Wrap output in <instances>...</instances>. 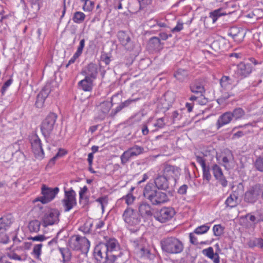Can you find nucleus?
Returning a JSON list of instances; mask_svg holds the SVG:
<instances>
[{"mask_svg":"<svg viewBox=\"0 0 263 263\" xmlns=\"http://www.w3.org/2000/svg\"><path fill=\"white\" fill-rule=\"evenodd\" d=\"M123 254L118 240L111 238L99 243L93 251L98 263H115L117 257H121Z\"/></svg>","mask_w":263,"mask_h":263,"instance_id":"obj_1","label":"nucleus"},{"mask_svg":"<svg viewBox=\"0 0 263 263\" xmlns=\"http://www.w3.org/2000/svg\"><path fill=\"white\" fill-rule=\"evenodd\" d=\"M143 196L152 205H159L168 200L166 193L155 189L153 183L148 182L144 188Z\"/></svg>","mask_w":263,"mask_h":263,"instance_id":"obj_2","label":"nucleus"},{"mask_svg":"<svg viewBox=\"0 0 263 263\" xmlns=\"http://www.w3.org/2000/svg\"><path fill=\"white\" fill-rule=\"evenodd\" d=\"M162 251L169 254H178L183 252L184 247L183 243L174 236L164 237L160 241Z\"/></svg>","mask_w":263,"mask_h":263,"instance_id":"obj_3","label":"nucleus"},{"mask_svg":"<svg viewBox=\"0 0 263 263\" xmlns=\"http://www.w3.org/2000/svg\"><path fill=\"white\" fill-rule=\"evenodd\" d=\"M70 249L73 251H81L82 253H87L90 248V241L85 237L79 235L71 236L68 241Z\"/></svg>","mask_w":263,"mask_h":263,"instance_id":"obj_4","label":"nucleus"},{"mask_svg":"<svg viewBox=\"0 0 263 263\" xmlns=\"http://www.w3.org/2000/svg\"><path fill=\"white\" fill-rule=\"evenodd\" d=\"M57 115L50 112L43 120L41 124V130L44 138L47 140L52 132L57 119Z\"/></svg>","mask_w":263,"mask_h":263,"instance_id":"obj_5","label":"nucleus"},{"mask_svg":"<svg viewBox=\"0 0 263 263\" xmlns=\"http://www.w3.org/2000/svg\"><path fill=\"white\" fill-rule=\"evenodd\" d=\"M263 184L261 183H256L250 187L245 192L244 195L245 202L254 204L261 197L262 188Z\"/></svg>","mask_w":263,"mask_h":263,"instance_id":"obj_6","label":"nucleus"},{"mask_svg":"<svg viewBox=\"0 0 263 263\" xmlns=\"http://www.w3.org/2000/svg\"><path fill=\"white\" fill-rule=\"evenodd\" d=\"M175 214L176 212L173 208L164 206L155 212L154 217L157 221L161 223H165L171 220Z\"/></svg>","mask_w":263,"mask_h":263,"instance_id":"obj_7","label":"nucleus"},{"mask_svg":"<svg viewBox=\"0 0 263 263\" xmlns=\"http://www.w3.org/2000/svg\"><path fill=\"white\" fill-rule=\"evenodd\" d=\"M122 218L124 222L129 226L140 224L141 218L138 212L132 208L128 207L124 211Z\"/></svg>","mask_w":263,"mask_h":263,"instance_id":"obj_8","label":"nucleus"},{"mask_svg":"<svg viewBox=\"0 0 263 263\" xmlns=\"http://www.w3.org/2000/svg\"><path fill=\"white\" fill-rule=\"evenodd\" d=\"M76 195L72 187L68 191L64 190V197L62 200V203L65 212L69 211L77 205Z\"/></svg>","mask_w":263,"mask_h":263,"instance_id":"obj_9","label":"nucleus"},{"mask_svg":"<svg viewBox=\"0 0 263 263\" xmlns=\"http://www.w3.org/2000/svg\"><path fill=\"white\" fill-rule=\"evenodd\" d=\"M59 192V189L55 187L53 189L48 187L43 184L42 186V196L35 200V201H40L43 204L47 203L52 201Z\"/></svg>","mask_w":263,"mask_h":263,"instance_id":"obj_10","label":"nucleus"},{"mask_svg":"<svg viewBox=\"0 0 263 263\" xmlns=\"http://www.w3.org/2000/svg\"><path fill=\"white\" fill-rule=\"evenodd\" d=\"M31 148L36 159L42 160L44 158V152L41 140L37 135H33L31 140Z\"/></svg>","mask_w":263,"mask_h":263,"instance_id":"obj_11","label":"nucleus"},{"mask_svg":"<svg viewBox=\"0 0 263 263\" xmlns=\"http://www.w3.org/2000/svg\"><path fill=\"white\" fill-rule=\"evenodd\" d=\"M60 214L58 210L51 209L44 215L42 218L43 226L46 228L48 226L57 223L59 221Z\"/></svg>","mask_w":263,"mask_h":263,"instance_id":"obj_12","label":"nucleus"},{"mask_svg":"<svg viewBox=\"0 0 263 263\" xmlns=\"http://www.w3.org/2000/svg\"><path fill=\"white\" fill-rule=\"evenodd\" d=\"M180 171L181 169L178 166L164 164L160 172L169 180L171 178H173L176 182L180 175Z\"/></svg>","mask_w":263,"mask_h":263,"instance_id":"obj_13","label":"nucleus"},{"mask_svg":"<svg viewBox=\"0 0 263 263\" xmlns=\"http://www.w3.org/2000/svg\"><path fill=\"white\" fill-rule=\"evenodd\" d=\"M12 223L11 219L7 217L0 218V242L7 243L9 238L6 233L7 230L10 228Z\"/></svg>","mask_w":263,"mask_h":263,"instance_id":"obj_14","label":"nucleus"},{"mask_svg":"<svg viewBox=\"0 0 263 263\" xmlns=\"http://www.w3.org/2000/svg\"><path fill=\"white\" fill-rule=\"evenodd\" d=\"M154 183L155 189L166 191L170 189L169 180L160 172L156 175L154 178Z\"/></svg>","mask_w":263,"mask_h":263,"instance_id":"obj_15","label":"nucleus"},{"mask_svg":"<svg viewBox=\"0 0 263 263\" xmlns=\"http://www.w3.org/2000/svg\"><path fill=\"white\" fill-rule=\"evenodd\" d=\"M138 214L141 218H148L154 216L155 212L151 204L145 201H142L138 204Z\"/></svg>","mask_w":263,"mask_h":263,"instance_id":"obj_16","label":"nucleus"},{"mask_svg":"<svg viewBox=\"0 0 263 263\" xmlns=\"http://www.w3.org/2000/svg\"><path fill=\"white\" fill-rule=\"evenodd\" d=\"M122 92L121 91L114 95L111 98V102L104 101L100 105V110L101 114L100 116L101 119H104L105 117L108 114L111 107L115 103L113 102V100L116 98H118L119 95H121Z\"/></svg>","mask_w":263,"mask_h":263,"instance_id":"obj_17","label":"nucleus"},{"mask_svg":"<svg viewBox=\"0 0 263 263\" xmlns=\"http://www.w3.org/2000/svg\"><path fill=\"white\" fill-rule=\"evenodd\" d=\"M204 85L205 81L203 79H196L190 84V90L193 93L199 94L200 96H203L205 91Z\"/></svg>","mask_w":263,"mask_h":263,"instance_id":"obj_18","label":"nucleus"},{"mask_svg":"<svg viewBox=\"0 0 263 263\" xmlns=\"http://www.w3.org/2000/svg\"><path fill=\"white\" fill-rule=\"evenodd\" d=\"M98 73V66L93 63L88 64L82 71L83 75L93 80L96 79Z\"/></svg>","mask_w":263,"mask_h":263,"instance_id":"obj_19","label":"nucleus"},{"mask_svg":"<svg viewBox=\"0 0 263 263\" xmlns=\"http://www.w3.org/2000/svg\"><path fill=\"white\" fill-rule=\"evenodd\" d=\"M252 69L251 64L241 62L237 65L236 74L241 78H246L251 73Z\"/></svg>","mask_w":263,"mask_h":263,"instance_id":"obj_20","label":"nucleus"},{"mask_svg":"<svg viewBox=\"0 0 263 263\" xmlns=\"http://www.w3.org/2000/svg\"><path fill=\"white\" fill-rule=\"evenodd\" d=\"M215 246L217 247L215 253L214 252L213 248L211 247L203 249L202 253L204 255L213 260V263H219L220 257L218 253L220 251V249L218 244H216Z\"/></svg>","mask_w":263,"mask_h":263,"instance_id":"obj_21","label":"nucleus"},{"mask_svg":"<svg viewBox=\"0 0 263 263\" xmlns=\"http://www.w3.org/2000/svg\"><path fill=\"white\" fill-rule=\"evenodd\" d=\"M140 99L139 98H129L127 100L121 103L117 107L111 110L110 116L114 117L118 113L120 112L123 108L128 107L133 103L138 101Z\"/></svg>","mask_w":263,"mask_h":263,"instance_id":"obj_22","label":"nucleus"},{"mask_svg":"<svg viewBox=\"0 0 263 263\" xmlns=\"http://www.w3.org/2000/svg\"><path fill=\"white\" fill-rule=\"evenodd\" d=\"M117 37L121 43L125 48L129 49L132 47V43L129 34L124 31H119L117 34Z\"/></svg>","mask_w":263,"mask_h":263,"instance_id":"obj_23","label":"nucleus"},{"mask_svg":"<svg viewBox=\"0 0 263 263\" xmlns=\"http://www.w3.org/2000/svg\"><path fill=\"white\" fill-rule=\"evenodd\" d=\"M238 203V193L236 192L231 193L224 202L226 206L230 209L235 208Z\"/></svg>","mask_w":263,"mask_h":263,"instance_id":"obj_24","label":"nucleus"},{"mask_svg":"<svg viewBox=\"0 0 263 263\" xmlns=\"http://www.w3.org/2000/svg\"><path fill=\"white\" fill-rule=\"evenodd\" d=\"M189 71L186 69L179 68L174 73V77L180 82H183L188 79Z\"/></svg>","mask_w":263,"mask_h":263,"instance_id":"obj_25","label":"nucleus"},{"mask_svg":"<svg viewBox=\"0 0 263 263\" xmlns=\"http://www.w3.org/2000/svg\"><path fill=\"white\" fill-rule=\"evenodd\" d=\"M232 119L231 112H226L221 115L217 121L216 125L217 128H219L222 126L229 123Z\"/></svg>","mask_w":263,"mask_h":263,"instance_id":"obj_26","label":"nucleus"},{"mask_svg":"<svg viewBox=\"0 0 263 263\" xmlns=\"http://www.w3.org/2000/svg\"><path fill=\"white\" fill-rule=\"evenodd\" d=\"M93 80L85 77V78L80 81L78 85L79 87L85 91H90L92 89V84Z\"/></svg>","mask_w":263,"mask_h":263,"instance_id":"obj_27","label":"nucleus"},{"mask_svg":"<svg viewBox=\"0 0 263 263\" xmlns=\"http://www.w3.org/2000/svg\"><path fill=\"white\" fill-rule=\"evenodd\" d=\"M226 14L227 12L225 10L220 8L210 12L209 17L212 18L213 23H215L219 17Z\"/></svg>","mask_w":263,"mask_h":263,"instance_id":"obj_28","label":"nucleus"},{"mask_svg":"<svg viewBox=\"0 0 263 263\" xmlns=\"http://www.w3.org/2000/svg\"><path fill=\"white\" fill-rule=\"evenodd\" d=\"M233 80L229 76H222L220 80L221 87L224 90L232 89V84Z\"/></svg>","mask_w":263,"mask_h":263,"instance_id":"obj_29","label":"nucleus"},{"mask_svg":"<svg viewBox=\"0 0 263 263\" xmlns=\"http://www.w3.org/2000/svg\"><path fill=\"white\" fill-rule=\"evenodd\" d=\"M148 45L152 50H157L162 48L160 39L159 37L153 36L149 39Z\"/></svg>","mask_w":263,"mask_h":263,"instance_id":"obj_30","label":"nucleus"},{"mask_svg":"<svg viewBox=\"0 0 263 263\" xmlns=\"http://www.w3.org/2000/svg\"><path fill=\"white\" fill-rule=\"evenodd\" d=\"M144 5L142 1L140 0H129L128 5L130 11L137 12L141 9L142 5Z\"/></svg>","mask_w":263,"mask_h":263,"instance_id":"obj_31","label":"nucleus"},{"mask_svg":"<svg viewBox=\"0 0 263 263\" xmlns=\"http://www.w3.org/2000/svg\"><path fill=\"white\" fill-rule=\"evenodd\" d=\"M130 241L135 248V252L144 247L145 243V239L143 237L132 239L130 240Z\"/></svg>","mask_w":263,"mask_h":263,"instance_id":"obj_32","label":"nucleus"},{"mask_svg":"<svg viewBox=\"0 0 263 263\" xmlns=\"http://www.w3.org/2000/svg\"><path fill=\"white\" fill-rule=\"evenodd\" d=\"M41 222L37 220H32L28 224V229L30 232L37 233L40 231Z\"/></svg>","mask_w":263,"mask_h":263,"instance_id":"obj_33","label":"nucleus"},{"mask_svg":"<svg viewBox=\"0 0 263 263\" xmlns=\"http://www.w3.org/2000/svg\"><path fill=\"white\" fill-rule=\"evenodd\" d=\"M93 222L91 220H87L83 226L80 227L79 230L84 234H89L91 232Z\"/></svg>","mask_w":263,"mask_h":263,"instance_id":"obj_34","label":"nucleus"},{"mask_svg":"<svg viewBox=\"0 0 263 263\" xmlns=\"http://www.w3.org/2000/svg\"><path fill=\"white\" fill-rule=\"evenodd\" d=\"M59 251L62 256L64 262L68 261L70 260L71 257V253L69 248H60Z\"/></svg>","mask_w":263,"mask_h":263,"instance_id":"obj_35","label":"nucleus"},{"mask_svg":"<svg viewBox=\"0 0 263 263\" xmlns=\"http://www.w3.org/2000/svg\"><path fill=\"white\" fill-rule=\"evenodd\" d=\"M86 17L85 14L81 11H76L73 13L72 21L77 24H81L84 22Z\"/></svg>","mask_w":263,"mask_h":263,"instance_id":"obj_36","label":"nucleus"},{"mask_svg":"<svg viewBox=\"0 0 263 263\" xmlns=\"http://www.w3.org/2000/svg\"><path fill=\"white\" fill-rule=\"evenodd\" d=\"M133 157H137L143 153L144 148L142 146L135 145L133 147L128 148Z\"/></svg>","mask_w":263,"mask_h":263,"instance_id":"obj_37","label":"nucleus"},{"mask_svg":"<svg viewBox=\"0 0 263 263\" xmlns=\"http://www.w3.org/2000/svg\"><path fill=\"white\" fill-rule=\"evenodd\" d=\"M132 158H133V157L127 149L126 151H124L120 156L121 164L123 165H125Z\"/></svg>","mask_w":263,"mask_h":263,"instance_id":"obj_38","label":"nucleus"},{"mask_svg":"<svg viewBox=\"0 0 263 263\" xmlns=\"http://www.w3.org/2000/svg\"><path fill=\"white\" fill-rule=\"evenodd\" d=\"M210 229L208 224H205L197 227L194 231V233L197 235H201L206 233Z\"/></svg>","mask_w":263,"mask_h":263,"instance_id":"obj_39","label":"nucleus"},{"mask_svg":"<svg viewBox=\"0 0 263 263\" xmlns=\"http://www.w3.org/2000/svg\"><path fill=\"white\" fill-rule=\"evenodd\" d=\"M254 166L257 171L263 173V156L257 158L254 162Z\"/></svg>","mask_w":263,"mask_h":263,"instance_id":"obj_40","label":"nucleus"},{"mask_svg":"<svg viewBox=\"0 0 263 263\" xmlns=\"http://www.w3.org/2000/svg\"><path fill=\"white\" fill-rule=\"evenodd\" d=\"M245 114V111L241 108H236L231 112L232 117L236 120L241 118Z\"/></svg>","mask_w":263,"mask_h":263,"instance_id":"obj_41","label":"nucleus"},{"mask_svg":"<svg viewBox=\"0 0 263 263\" xmlns=\"http://www.w3.org/2000/svg\"><path fill=\"white\" fill-rule=\"evenodd\" d=\"M212 170L216 179L220 178L223 175L221 168L216 164L212 165Z\"/></svg>","mask_w":263,"mask_h":263,"instance_id":"obj_42","label":"nucleus"},{"mask_svg":"<svg viewBox=\"0 0 263 263\" xmlns=\"http://www.w3.org/2000/svg\"><path fill=\"white\" fill-rule=\"evenodd\" d=\"M96 201L99 203L101 206L102 212L104 211L105 206L108 203V198L106 195L101 196L96 200Z\"/></svg>","mask_w":263,"mask_h":263,"instance_id":"obj_43","label":"nucleus"},{"mask_svg":"<svg viewBox=\"0 0 263 263\" xmlns=\"http://www.w3.org/2000/svg\"><path fill=\"white\" fill-rule=\"evenodd\" d=\"M224 228L221 224H216L213 227V231L215 236H220L223 234Z\"/></svg>","mask_w":263,"mask_h":263,"instance_id":"obj_44","label":"nucleus"},{"mask_svg":"<svg viewBox=\"0 0 263 263\" xmlns=\"http://www.w3.org/2000/svg\"><path fill=\"white\" fill-rule=\"evenodd\" d=\"M18 249H19L18 247H17L15 249H14L13 250L10 251L9 252H7L6 253L7 256L11 259H14V260H19V261L22 260V259L21 256L17 255L15 252V250H18Z\"/></svg>","mask_w":263,"mask_h":263,"instance_id":"obj_45","label":"nucleus"},{"mask_svg":"<svg viewBox=\"0 0 263 263\" xmlns=\"http://www.w3.org/2000/svg\"><path fill=\"white\" fill-rule=\"evenodd\" d=\"M50 85H46L37 95L46 99L50 93Z\"/></svg>","mask_w":263,"mask_h":263,"instance_id":"obj_46","label":"nucleus"},{"mask_svg":"<svg viewBox=\"0 0 263 263\" xmlns=\"http://www.w3.org/2000/svg\"><path fill=\"white\" fill-rule=\"evenodd\" d=\"M94 5L95 4L93 1L88 0L84 3L82 9L84 11L90 12L93 9Z\"/></svg>","mask_w":263,"mask_h":263,"instance_id":"obj_47","label":"nucleus"},{"mask_svg":"<svg viewBox=\"0 0 263 263\" xmlns=\"http://www.w3.org/2000/svg\"><path fill=\"white\" fill-rule=\"evenodd\" d=\"M43 245L42 243L35 245L33 249L32 254H33L36 258H39L41 255L42 248Z\"/></svg>","mask_w":263,"mask_h":263,"instance_id":"obj_48","label":"nucleus"},{"mask_svg":"<svg viewBox=\"0 0 263 263\" xmlns=\"http://www.w3.org/2000/svg\"><path fill=\"white\" fill-rule=\"evenodd\" d=\"M136 253L139 254L141 257H148L150 251L148 249L145 248V246L137 251Z\"/></svg>","mask_w":263,"mask_h":263,"instance_id":"obj_49","label":"nucleus"},{"mask_svg":"<svg viewBox=\"0 0 263 263\" xmlns=\"http://www.w3.org/2000/svg\"><path fill=\"white\" fill-rule=\"evenodd\" d=\"M202 169L203 172V179L209 182L212 177L210 172V167L206 166L205 167H202Z\"/></svg>","mask_w":263,"mask_h":263,"instance_id":"obj_50","label":"nucleus"},{"mask_svg":"<svg viewBox=\"0 0 263 263\" xmlns=\"http://www.w3.org/2000/svg\"><path fill=\"white\" fill-rule=\"evenodd\" d=\"M243 29L237 27H232L230 28L228 32V35L231 36L233 39L236 35L239 32H240V30H242Z\"/></svg>","mask_w":263,"mask_h":263,"instance_id":"obj_51","label":"nucleus"},{"mask_svg":"<svg viewBox=\"0 0 263 263\" xmlns=\"http://www.w3.org/2000/svg\"><path fill=\"white\" fill-rule=\"evenodd\" d=\"M125 199V202L127 205H130L133 203L136 197L133 196L132 193H129L125 196L123 197Z\"/></svg>","mask_w":263,"mask_h":263,"instance_id":"obj_52","label":"nucleus"},{"mask_svg":"<svg viewBox=\"0 0 263 263\" xmlns=\"http://www.w3.org/2000/svg\"><path fill=\"white\" fill-rule=\"evenodd\" d=\"M246 35V32H245L244 30L242 29V30H240V32H239L233 38V40L237 42V43H240L242 42Z\"/></svg>","mask_w":263,"mask_h":263,"instance_id":"obj_53","label":"nucleus"},{"mask_svg":"<svg viewBox=\"0 0 263 263\" xmlns=\"http://www.w3.org/2000/svg\"><path fill=\"white\" fill-rule=\"evenodd\" d=\"M45 100V99L37 95L35 103L36 107L38 108H42L44 106Z\"/></svg>","mask_w":263,"mask_h":263,"instance_id":"obj_54","label":"nucleus"},{"mask_svg":"<svg viewBox=\"0 0 263 263\" xmlns=\"http://www.w3.org/2000/svg\"><path fill=\"white\" fill-rule=\"evenodd\" d=\"M226 155L222 156V161L224 163H228L230 160L233 158V154L231 151L228 150L226 153Z\"/></svg>","mask_w":263,"mask_h":263,"instance_id":"obj_55","label":"nucleus"},{"mask_svg":"<svg viewBox=\"0 0 263 263\" xmlns=\"http://www.w3.org/2000/svg\"><path fill=\"white\" fill-rule=\"evenodd\" d=\"M85 40L84 39H82L80 42L79 45L77 48V51L74 54L80 56L83 52V48L85 46Z\"/></svg>","mask_w":263,"mask_h":263,"instance_id":"obj_56","label":"nucleus"},{"mask_svg":"<svg viewBox=\"0 0 263 263\" xmlns=\"http://www.w3.org/2000/svg\"><path fill=\"white\" fill-rule=\"evenodd\" d=\"M183 29V23L178 21L176 26L173 28L171 29L172 33L179 32Z\"/></svg>","mask_w":263,"mask_h":263,"instance_id":"obj_57","label":"nucleus"},{"mask_svg":"<svg viewBox=\"0 0 263 263\" xmlns=\"http://www.w3.org/2000/svg\"><path fill=\"white\" fill-rule=\"evenodd\" d=\"M246 218H248L249 220L254 224L255 225L258 223L257 216L256 215H252L251 213H248L246 215Z\"/></svg>","mask_w":263,"mask_h":263,"instance_id":"obj_58","label":"nucleus"},{"mask_svg":"<svg viewBox=\"0 0 263 263\" xmlns=\"http://www.w3.org/2000/svg\"><path fill=\"white\" fill-rule=\"evenodd\" d=\"M257 246L260 249H263V239L261 238H255L252 241V247Z\"/></svg>","mask_w":263,"mask_h":263,"instance_id":"obj_59","label":"nucleus"},{"mask_svg":"<svg viewBox=\"0 0 263 263\" xmlns=\"http://www.w3.org/2000/svg\"><path fill=\"white\" fill-rule=\"evenodd\" d=\"M165 123L164 122V118H160L157 120L156 123L154 124V126L157 128H162L164 127Z\"/></svg>","mask_w":263,"mask_h":263,"instance_id":"obj_60","label":"nucleus"},{"mask_svg":"<svg viewBox=\"0 0 263 263\" xmlns=\"http://www.w3.org/2000/svg\"><path fill=\"white\" fill-rule=\"evenodd\" d=\"M12 80L11 79L8 80L4 83L1 88V93L3 95L5 94L7 89L12 84Z\"/></svg>","mask_w":263,"mask_h":263,"instance_id":"obj_61","label":"nucleus"},{"mask_svg":"<svg viewBox=\"0 0 263 263\" xmlns=\"http://www.w3.org/2000/svg\"><path fill=\"white\" fill-rule=\"evenodd\" d=\"M231 96H234V95L232 93L230 92H225L223 93L220 98L218 100V102H219V101L223 102L227 100L229 98H230Z\"/></svg>","mask_w":263,"mask_h":263,"instance_id":"obj_62","label":"nucleus"},{"mask_svg":"<svg viewBox=\"0 0 263 263\" xmlns=\"http://www.w3.org/2000/svg\"><path fill=\"white\" fill-rule=\"evenodd\" d=\"M195 233L192 232L189 234V238L190 242L194 245H198L199 244L197 241V238L195 236Z\"/></svg>","mask_w":263,"mask_h":263,"instance_id":"obj_63","label":"nucleus"},{"mask_svg":"<svg viewBox=\"0 0 263 263\" xmlns=\"http://www.w3.org/2000/svg\"><path fill=\"white\" fill-rule=\"evenodd\" d=\"M182 117V115L178 112V111L175 110L172 113V118L173 120V123H174L176 121L179 120Z\"/></svg>","mask_w":263,"mask_h":263,"instance_id":"obj_64","label":"nucleus"}]
</instances>
